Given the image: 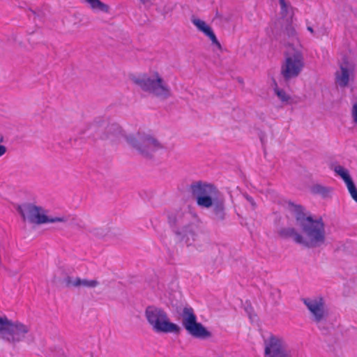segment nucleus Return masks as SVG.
Segmentation results:
<instances>
[{
  "instance_id": "22",
  "label": "nucleus",
  "mask_w": 357,
  "mask_h": 357,
  "mask_svg": "<svg viewBox=\"0 0 357 357\" xmlns=\"http://www.w3.org/2000/svg\"><path fill=\"white\" fill-rule=\"evenodd\" d=\"M279 2L280 4V7H281L282 14H287L288 6H287V3L285 2V0H279Z\"/></svg>"
},
{
  "instance_id": "8",
  "label": "nucleus",
  "mask_w": 357,
  "mask_h": 357,
  "mask_svg": "<svg viewBox=\"0 0 357 357\" xmlns=\"http://www.w3.org/2000/svg\"><path fill=\"white\" fill-rule=\"evenodd\" d=\"M182 325L192 336L197 338H206L211 336L204 326L197 321V316L191 307H185L181 313Z\"/></svg>"
},
{
  "instance_id": "23",
  "label": "nucleus",
  "mask_w": 357,
  "mask_h": 357,
  "mask_svg": "<svg viewBox=\"0 0 357 357\" xmlns=\"http://www.w3.org/2000/svg\"><path fill=\"white\" fill-rule=\"evenodd\" d=\"M7 149L4 145L0 144V157L6 153Z\"/></svg>"
},
{
  "instance_id": "11",
  "label": "nucleus",
  "mask_w": 357,
  "mask_h": 357,
  "mask_svg": "<svg viewBox=\"0 0 357 357\" xmlns=\"http://www.w3.org/2000/svg\"><path fill=\"white\" fill-rule=\"evenodd\" d=\"M304 304L312 314L316 322H320L326 316L324 302L321 297L314 298H304Z\"/></svg>"
},
{
  "instance_id": "18",
  "label": "nucleus",
  "mask_w": 357,
  "mask_h": 357,
  "mask_svg": "<svg viewBox=\"0 0 357 357\" xmlns=\"http://www.w3.org/2000/svg\"><path fill=\"white\" fill-rule=\"evenodd\" d=\"M284 34L292 42L298 41L296 29L291 24H289L286 27Z\"/></svg>"
},
{
  "instance_id": "19",
  "label": "nucleus",
  "mask_w": 357,
  "mask_h": 357,
  "mask_svg": "<svg viewBox=\"0 0 357 357\" xmlns=\"http://www.w3.org/2000/svg\"><path fill=\"white\" fill-rule=\"evenodd\" d=\"M274 91L275 94L278 96V97L280 98V100L282 102H288L290 99V97L285 93V91L282 89H280L278 87V85L276 83H275V88Z\"/></svg>"
},
{
  "instance_id": "5",
  "label": "nucleus",
  "mask_w": 357,
  "mask_h": 357,
  "mask_svg": "<svg viewBox=\"0 0 357 357\" xmlns=\"http://www.w3.org/2000/svg\"><path fill=\"white\" fill-rule=\"evenodd\" d=\"M190 190L192 196L196 199L197 206L206 208L213 206L214 204L213 197L218 192L214 185L203 181L192 183Z\"/></svg>"
},
{
  "instance_id": "1",
  "label": "nucleus",
  "mask_w": 357,
  "mask_h": 357,
  "mask_svg": "<svg viewBox=\"0 0 357 357\" xmlns=\"http://www.w3.org/2000/svg\"><path fill=\"white\" fill-rule=\"evenodd\" d=\"M296 219L302 229L305 238L298 234L294 229L288 228L281 231L286 237H293L296 243L307 247H317L325 242V227L322 220H313L310 215H306L301 206H294Z\"/></svg>"
},
{
  "instance_id": "2",
  "label": "nucleus",
  "mask_w": 357,
  "mask_h": 357,
  "mask_svg": "<svg viewBox=\"0 0 357 357\" xmlns=\"http://www.w3.org/2000/svg\"><path fill=\"white\" fill-rule=\"evenodd\" d=\"M147 322L155 333H179L180 327L169 321L167 312L155 305L148 306L144 312Z\"/></svg>"
},
{
  "instance_id": "27",
  "label": "nucleus",
  "mask_w": 357,
  "mask_h": 357,
  "mask_svg": "<svg viewBox=\"0 0 357 357\" xmlns=\"http://www.w3.org/2000/svg\"><path fill=\"white\" fill-rule=\"evenodd\" d=\"M2 141H3V137H0V142H1Z\"/></svg>"
},
{
  "instance_id": "16",
  "label": "nucleus",
  "mask_w": 357,
  "mask_h": 357,
  "mask_svg": "<svg viewBox=\"0 0 357 357\" xmlns=\"http://www.w3.org/2000/svg\"><path fill=\"white\" fill-rule=\"evenodd\" d=\"M98 284L99 282L96 280H87L77 278V282L75 284L77 285V287H84L93 288L97 287Z\"/></svg>"
},
{
  "instance_id": "4",
  "label": "nucleus",
  "mask_w": 357,
  "mask_h": 357,
  "mask_svg": "<svg viewBox=\"0 0 357 357\" xmlns=\"http://www.w3.org/2000/svg\"><path fill=\"white\" fill-rule=\"evenodd\" d=\"M127 142L140 155L151 158L163 148L162 144L149 133L138 132L136 136L126 137Z\"/></svg>"
},
{
  "instance_id": "7",
  "label": "nucleus",
  "mask_w": 357,
  "mask_h": 357,
  "mask_svg": "<svg viewBox=\"0 0 357 357\" xmlns=\"http://www.w3.org/2000/svg\"><path fill=\"white\" fill-rule=\"evenodd\" d=\"M18 211L24 221L31 223L41 225L47 222H62L66 220L64 218H49L45 213L44 210L39 206L31 204H25L18 207Z\"/></svg>"
},
{
  "instance_id": "20",
  "label": "nucleus",
  "mask_w": 357,
  "mask_h": 357,
  "mask_svg": "<svg viewBox=\"0 0 357 357\" xmlns=\"http://www.w3.org/2000/svg\"><path fill=\"white\" fill-rule=\"evenodd\" d=\"M76 282H77V278H73L70 276H67L65 279H64V282H65V284L66 287H77V285H76Z\"/></svg>"
},
{
  "instance_id": "12",
  "label": "nucleus",
  "mask_w": 357,
  "mask_h": 357,
  "mask_svg": "<svg viewBox=\"0 0 357 357\" xmlns=\"http://www.w3.org/2000/svg\"><path fill=\"white\" fill-rule=\"evenodd\" d=\"M340 70L335 73V82L340 87H345L349 82V75L354 71V66L347 58L340 66Z\"/></svg>"
},
{
  "instance_id": "26",
  "label": "nucleus",
  "mask_w": 357,
  "mask_h": 357,
  "mask_svg": "<svg viewBox=\"0 0 357 357\" xmlns=\"http://www.w3.org/2000/svg\"><path fill=\"white\" fill-rule=\"evenodd\" d=\"M307 31H309L311 33H314V29H312V26H308L307 27Z\"/></svg>"
},
{
  "instance_id": "14",
  "label": "nucleus",
  "mask_w": 357,
  "mask_h": 357,
  "mask_svg": "<svg viewBox=\"0 0 357 357\" xmlns=\"http://www.w3.org/2000/svg\"><path fill=\"white\" fill-rule=\"evenodd\" d=\"M192 22L199 31L204 33L211 39L213 44H214L220 50H222V45L218 40L211 26H209L204 20L198 18H193L192 20Z\"/></svg>"
},
{
  "instance_id": "15",
  "label": "nucleus",
  "mask_w": 357,
  "mask_h": 357,
  "mask_svg": "<svg viewBox=\"0 0 357 357\" xmlns=\"http://www.w3.org/2000/svg\"><path fill=\"white\" fill-rule=\"evenodd\" d=\"M122 130L116 123L107 124L100 138L105 140L116 141L122 137Z\"/></svg>"
},
{
  "instance_id": "3",
  "label": "nucleus",
  "mask_w": 357,
  "mask_h": 357,
  "mask_svg": "<svg viewBox=\"0 0 357 357\" xmlns=\"http://www.w3.org/2000/svg\"><path fill=\"white\" fill-rule=\"evenodd\" d=\"M132 81L142 89L153 93L157 97L167 98L170 96V89L158 72H154L152 77L145 74L133 77Z\"/></svg>"
},
{
  "instance_id": "9",
  "label": "nucleus",
  "mask_w": 357,
  "mask_h": 357,
  "mask_svg": "<svg viewBox=\"0 0 357 357\" xmlns=\"http://www.w3.org/2000/svg\"><path fill=\"white\" fill-rule=\"evenodd\" d=\"M6 331L7 336L3 338L8 342L15 344L22 340L29 332V328L24 324L16 321L13 322L6 316H0V333Z\"/></svg>"
},
{
  "instance_id": "17",
  "label": "nucleus",
  "mask_w": 357,
  "mask_h": 357,
  "mask_svg": "<svg viewBox=\"0 0 357 357\" xmlns=\"http://www.w3.org/2000/svg\"><path fill=\"white\" fill-rule=\"evenodd\" d=\"M83 2L88 3L90 7L93 9H98L102 11H107L108 6L101 2L100 0H82Z\"/></svg>"
},
{
  "instance_id": "25",
  "label": "nucleus",
  "mask_w": 357,
  "mask_h": 357,
  "mask_svg": "<svg viewBox=\"0 0 357 357\" xmlns=\"http://www.w3.org/2000/svg\"><path fill=\"white\" fill-rule=\"evenodd\" d=\"M246 199L253 206H255V203L254 202V199L251 197L247 196Z\"/></svg>"
},
{
  "instance_id": "10",
  "label": "nucleus",
  "mask_w": 357,
  "mask_h": 357,
  "mask_svg": "<svg viewBox=\"0 0 357 357\" xmlns=\"http://www.w3.org/2000/svg\"><path fill=\"white\" fill-rule=\"evenodd\" d=\"M264 357H291L282 338L271 335L264 340Z\"/></svg>"
},
{
  "instance_id": "21",
  "label": "nucleus",
  "mask_w": 357,
  "mask_h": 357,
  "mask_svg": "<svg viewBox=\"0 0 357 357\" xmlns=\"http://www.w3.org/2000/svg\"><path fill=\"white\" fill-rule=\"evenodd\" d=\"M351 114L354 123H357V101L352 105Z\"/></svg>"
},
{
  "instance_id": "6",
  "label": "nucleus",
  "mask_w": 357,
  "mask_h": 357,
  "mask_svg": "<svg viewBox=\"0 0 357 357\" xmlns=\"http://www.w3.org/2000/svg\"><path fill=\"white\" fill-rule=\"evenodd\" d=\"M304 59L302 52L293 50L292 52H287L285 59L281 66V75L285 80L298 77L304 67Z\"/></svg>"
},
{
  "instance_id": "13",
  "label": "nucleus",
  "mask_w": 357,
  "mask_h": 357,
  "mask_svg": "<svg viewBox=\"0 0 357 357\" xmlns=\"http://www.w3.org/2000/svg\"><path fill=\"white\" fill-rule=\"evenodd\" d=\"M334 171L344 180L351 197L357 202V189L349 174L348 170L340 165H337L334 168Z\"/></svg>"
},
{
  "instance_id": "24",
  "label": "nucleus",
  "mask_w": 357,
  "mask_h": 357,
  "mask_svg": "<svg viewBox=\"0 0 357 357\" xmlns=\"http://www.w3.org/2000/svg\"><path fill=\"white\" fill-rule=\"evenodd\" d=\"M224 210V207L222 204L217 205L215 208V211L218 212H222Z\"/></svg>"
}]
</instances>
